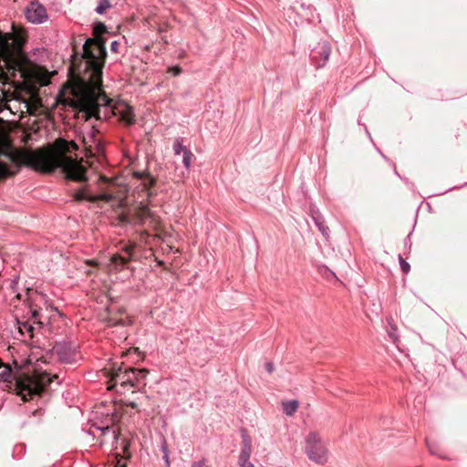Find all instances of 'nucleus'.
<instances>
[{"mask_svg": "<svg viewBox=\"0 0 467 467\" xmlns=\"http://www.w3.org/2000/svg\"><path fill=\"white\" fill-rule=\"evenodd\" d=\"M106 40L102 37L88 38L83 45V57L86 61L87 80L97 89L102 83V69L107 55ZM77 112L78 119L88 121L108 119L115 115V102L101 90H91L83 99L67 103Z\"/></svg>", "mask_w": 467, "mask_h": 467, "instance_id": "f257e3e1", "label": "nucleus"}, {"mask_svg": "<svg viewBox=\"0 0 467 467\" xmlns=\"http://www.w3.org/2000/svg\"><path fill=\"white\" fill-rule=\"evenodd\" d=\"M168 72L172 76L176 77L182 73V68L179 66L170 67Z\"/></svg>", "mask_w": 467, "mask_h": 467, "instance_id": "bb28decb", "label": "nucleus"}, {"mask_svg": "<svg viewBox=\"0 0 467 467\" xmlns=\"http://www.w3.org/2000/svg\"><path fill=\"white\" fill-rule=\"evenodd\" d=\"M94 32L98 35L106 33L107 32L106 26L101 22L97 23L94 26Z\"/></svg>", "mask_w": 467, "mask_h": 467, "instance_id": "393cba45", "label": "nucleus"}, {"mask_svg": "<svg viewBox=\"0 0 467 467\" xmlns=\"http://www.w3.org/2000/svg\"><path fill=\"white\" fill-rule=\"evenodd\" d=\"M182 155V163L186 170H190L192 159L194 158L193 153L191 151V150H185Z\"/></svg>", "mask_w": 467, "mask_h": 467, "instance_id": "f3484780", "label": "nucleus"}, {"mask_svg": "<svg viewBox=\"0 0 467 467\" xmlns=\"http://www.w3.org/2000/svg\"><path fill=\"white\" fill-rule=\"evenodd\" d=\"M27 413L29 415H32L33 417H36V420L39 421L41 420V417L43 416L44 414V410L41 407L34 410H27Z\"/></svg>", "mask_w": 467, "mask_h": 467, "instance_id": "5701e85b", "label": "nucleus"}, {"mask_svg": "<svg viewBox=\"0 0 467 467\" xmlns=\"http://www.w3.org/2000/svg\"><path fill=\"white\" fill-rule=\"evenodd\" d=\"M108 370V378L109 379V387L111 390L118 393H124L126 389L131 388L140 389L144 386L145 378L148 374L147 369L131 368L123 364L117 366L113 364Z\"/></svg>", "mask_w": 467, "mask_h": 467, "instance_id": "39448f33", "label": "nucleus"}, {"mask_svg": "<svg viewBox=\"0 0 467 467\" xmlns=\"http://www.w3.org/2000/svg\"><path fill=\"white\" fill-rule=\"evenodd\" d=\"M161 451L163 453V455L169 454L168 443L163 436L161 439Z\"/></svg>", "mask_w": 467, "mask_h": 467, "instance_id": "a878e982", "label": "nucleus"}, {"mask_svg": "<svg viewBox=\"0 0 467 467\" xmlns=\"http://www.w3.org/2000/svg\"><path fill=\"white\" fill-rule=\"evenodd\" d=\"M410 234H409V235L407 236L406 240L410 241Z\"/></svg>", "mask_w": 467, "mask_h": 467, "instance_id": "37998d69", "label": "nucleus"}, {"mask_svg": "<svg viewBox=\"0 0 467 467\" xmlns=\"http://www.w3.org/2000/svg\"><path fill=\"white\" fill-rule=\"evenodd\" d=\"M78 145L75 142L67 143V147L65 148V150L70 151L71 150H78Z\"/></svg>", "mask_w": 467, "mask_h": 467, "instance_id": "7c9ffc66", "label": "nucleus"}, {"mask_svg": "<svg viewBox=\"0 0 467 467\" xmlns=\"http://www.w3.org/2000/svg\"><path fill=\"white\" fill-rule=\"evenodd\" d=\"M320 272L326 275L327 278L336 277L334 272L330 271L327 266L320 268Z\"/></svg>", "mask_w": 467, "mask_h": 467, "instance_id": "cd10ccee", "label": "nucleus"}, {"mask_svg": "<svg viewBox=\"0 0 467 467\" xmlns=\"http://www.w3.org/2000/svg\"><path fill=\"white\" fill-rule=\"evenodd\" d=\"M388 322H389V328H388V335L390 337V339L392 340V342L399 348V346H398L399 336H398L397 327L395 325L391 324L389 320Z\"/></svg>", "mask_w": 467, "mask_h": 467, "instance_id": "a211bd4d", "label": "nucleus"}, {"mask_svg": "<svg viewBox=\"0 0 467 467\" xmlns=\"http://www.w3.org/2000/svg\"><path fill=\"white\" fill-rule=\"evenodd\" d=\"M163 460L165 461L166 466L170 467L171 462H170V456L169 454L163 455Z\"/></svg>", "mask_w": 467, "mask_h": 467, "instance_id": "c9c22d12", "label": "nucleus"}, {"mask_svg": "<svg viewBox=\"0 0 467 467\" xmlns=\"http://www.w3.org/2000/svg\"><path fill=\"white\" fill-rule=\"evenodd\" d=\"M331 54V46L327 41L319 42L311 51L310 57L316 67H323Z\"/></svg>", "mask_w": 467, "mask_h": 467, "instance_id": "1a4fd4ad", "label": "nucleus"}, {"mask_svg": "<svg viewBox=\"0 0 467 467\" xmlns=\"http://www.w3.org/2000/svg\"><path fill=\"white\" fill-rule=\"evenodd\" d=\"M10 175V170L6 163L0 161V180L5 179Z\"/></svg>", "mask_w": 467, "mask_h": 467, "instance_id": "4be33fe9", "label": "nucleus"}, {"mask_svg": "<svg viewBox=\"0 0 467 467\" xmlns=\"http://www.w3.org/2000/svg\"><path fill=\"white\" fill-rule=\"evenodd\" d=\"M128 405L130 407H131L132 409H137L138 408V404L135 401H130V402H129Z\"/></svg>", "mask_w": 467, "mask_h": 467, "instance_id": "e433bc0d", "label": "nucleus"}, {"mask_svg": "<svg viewBox=\"0 0 467 467\" xmlns=\"http://www.w3.org/2000/svg\"><path fill=\"white\" fill-rule=\"evenodd\" d=\"M57 379V375L47 372H43L35 378L28 376L14 378L11 368L0 359V381L5 383V387L20 396L24 401L32 400L35 396L40 397L54 379Z\"/></svg>", "mask_w": 467, "mask_h": 467, "instance_id": "f03ea898", "label": "nucleus"}, {"mask_svg": "<svg viewBox=\"0 0 467 467\" xmlns=\"http://www.w3.org/2000/svg\"><path fill=\"white\" fill-rule=\"evenodd\" d=\"M119 45V42H118V41H116V40L112 41V42L110 43V49H111V51H113V52H117V51H118Z\"/></svg>", "mask_w": 467, "mask_h": 467, "instance_id": "473e14b6", "label": "nucleus"}, {"mask_svg": "<svg viewBox=\"0 0 467 467\" xmlns=\"http://www.w3.org/2000/svg\"><path fill=\"white\" fill-rule=\"evenodd\" d=\"M265 369L268 373H272L274 371V364L272 362H267L265 364Z\"/></svg>", "mask_w": 467, "mask_h": 467, "instance_id": "72a5a7b5", "label": "nucleus"}, {"mask_svg": "<svg viewBox=\"0 0 467 467\" xmlns=\"http://www.w3.org/2000/svg\"><path fill=\"white\" fill-rule=\"evenodd\" d=\"M26 17L31 23L42 24L47 18V10L37 3H31L26 10Z\"/></svg>", "mask_w": 467, "mask_h": 467, "instance_id": "9b49d317", "label": "nucleus"}, {"mask_svg": "<svg viewBox=\"0 0 467 467\" xmlns=\"http://www.w3.org/2000/svg\"><path fill=\"white\" fill-rule=\"evenodd\" d=\"M11 34L0 31V74L5 75V67L13 74L19 72L26 78L31 72L33 63L21 49L12 53Z\"/></svg>", "mask_w": 467, "mask_h": 467, "instance_id": "20e7f679", "label": "nucleus"}, {"mask_svg": "<svg viewBox=\"0 0 467 467\" xmlns=\"http://www.w3.org/2000/svg\"><path fill=\"white\" fill-rule=\"evenodd\" d=\"M97 132H99V130L95 129V126H94V125H92V129H91V130H90V131H89V133H88V134H89V136H90V138H91V139H94V137H95V135H96V133H97Z\"/></svg>", "mask_w": 467, "mask_h": 467, "instance_id": "f704fd0d", "label": "nucleus"}, {"mask_svg": "<svg viewBox=\"0 0 467 467\" xmlns=\"http://www.w3.org/2000/svg\"><path fill=\"white\" fill-rule=\"evenodd\" d=\"M301 6H302V8H306V5L305 4H302Z\"/></svg>", "mask_w": 467, "mask_h": 467, "instance_id": "79ce46f5", "label": "nucleus"}, {"mask_svg": "<svg viewBox=\"0 0 467 467\" xmlns=\"http://www.w3.org/2000/svg\"><path fill=\"white\" fill-rule=\"evenodd\" d=\"M312 218L315 222V224L319 229L321 234L324 236H328L329 234V228L325 225L324 218L321 216V214L318 212H316L314 210L311 211Z\"/></svg>", "mask_w": 467, "mask_h": 467, "instance_id": "4468645a", "label": "nucleus"}, {"mask_svg": "<svg viewBox=\"0 0 467 467\" xmlns=\"http://www.w3.org/2000/svg\"><path fill=\"white\" fill-rule=\"evenodd\" d=\"M78 346L72 341L62 340L56 342L53 351L57 356L58 360L63 364H76L79 359L78 352Z\"/></svg>", "mask_w": 467, "mask_h": 467, "instance_id": "0eeeda50", "label": "nucleus"}, {"mask_svg": "<svg viewBox=\"0 0 467 467\" xmlns=\"http://www.w3.org/2000/svg\"><path fill=\"white\" fill-rule=\"evenodd\" d=\"M400 269L404 274L409 273L410 269V265L408 262H406L400 255L399 256Z\"/></svg>", "mask_w": 467, "mask_h": 467, "instance_id": "b1692460", "label": "nucleus"}, {"mask_svg": "<svg viewBox=\"0 0 467 467\" xmlns=\"http://www.w3.org/2000/svg\"><path fill=\"white\" fill-rule=\"evenodd\" d=\"M94 142L97 144V148H98L99 151H102L103 146L101 145V143L97 142L95 140H94Z\"/></svg>", "mask_w": 467, "mask_h": 467, "instance_id": "4c0bfd02", "label": "nucleus"}, {"mask_svg": "<svg viewBox=\"0 0 467 467\" xmlns=\"http://www.w3.org/2000/svg\"><path fill=\"white\" fill-rule=\"evenodd\" d=\"M37 169L45 172H53L57 168L61 169L67 180L82 182L88 180L86 166L77 159L58 153L55 156L44 154L36 160Z\"/></svg>", "mask_w": 467, "mask_h": 467, "instance_id": "7ed1b4c3", "label": "nucleus"}, {"mask_svg": "<svg viewBox=\"0 0 467 467\" xmlns=\"http://www.w3.org/2000/svg\"><path fill=\"white\" fill-rule=\"evenodd\" d=\"M109 7H110V3L109 0H99V5L95 8V11L97 14L102 15Z\"/></svg>", "mask_w": 467, "mask_h": 467, "instance_id": "412c9836", "label": "nucleus"}, {"mask_svg": "<svg viewBox=\"0 0 467 467\" xmlns=\"http://www.w3.org/2000/svg\"><path fill=\"white\" fill-rule=\"evenodd\" d=\"M426 442H427V446L429 448V451L431 454H438V449L436 448L435 445H431V442L429 441V440H426Z\"/></svg>", "mask_w": 467, "mask_h": 467, "instance_id": "c756f323", "label": "nucleus"}, {"mask_svg": "<svg viewBox=\"0 0 467 467\" xmlns=\"http://www.w3.org/2000/svg\"><path fill=\"white\" fill-rule=\"evenodd\" d=\"M95 198H96V200L99 199V200H103L106 202H109L112 199V195L109 194V193H102L99 197H95Z\"/></svg>", "mask_w": 467, "mask_h": 467, "instance_id": "c85d7f7f", "label": "nucleus"}, {"mask_svg": "<svg viewBox=\"0 0 467 467\" xmlns=\"http://www.w3.org/2000/svg\"><path fill=\"white\" fill-rule=\"evenodd\" d=\"M191 467H207L203 460L193 462Z\"/></svg>", "mask_w": 467, "mask_h": 467, "instance_id": "2f4dec72", "label": "nucleus"}, {"mask_svg": "<svg viewBox=\"0 0 467 467\" xmlns=\"http://www.w3.org/2000/svg\"><path fill=\"white\" fill-rule=\"evenodd\" d=\"M243 438V448L239 455V465L240 467H254L250 462L252 453V441L251 438L244 431L242 434Z\"/></svg>", "mask_w": 467, "mask_h": 467, "instance_id": "f8f14e48", "label": "nucleus"}, {"mask_svg": "<svg viewBox=\"0 0 467 467\" xmlns=\"http://www.w3.org/2000/svg\"><path fill=\"white\" fill-rule=\"evenodd\" d=\"M30 313L31 317L29 320L23 322L17 321V324L21 333L26 331L32 337V333L35 329L34 325L36 324L38 325L39 327H43L47 323L49 317L44 315L41 308H35L32 306H30Z\"/></svg>", "mask_w": 467, "mask_h": 467, "instance_id": "6e6552de", "label": "nucleus"}, {"mask_svg": "<svg viewBox=\"0 0 467 467\" xmlns=\"http://www.w3.org/2000/svg\"><path fill=\"white\" fill-rule=\"evenodd\" d=\"M306 453L316 463L323 464L327 461V450L317 432H310L306 438Z\"/></svg>", "mask_w": 467, "mask_h": 467, "instance_id": "423d86ee", "label": "nucleus"}, {"mask_svg": "<svg viewBox=\"0 0 467 467\" xmlns=\"http://www.w3.org/2000/svg\"><path fill=\"white\" fill-rule=\"evenodd\" d=\"M298 401L296 400H290L282 402L283 412L287 416H293L298 409Z\"/></svg>", "mask_w": 467, "mask_h": 467, "instance_id": "2eb2a0df", "label": "nucleus"}, {"mask_svg": "<svg viewBox=\"0 0 467 467\" xmlns=\"http://www.w3.org/2000/svg\"><path fill=\"white\" fill-rule=\"evenodd\" d=\"M185 150H189L186 146L182 144V139H176L174 145H173V150L175 155H181L184 152Z\"/></svg>", "mask_w": 467, "mask_h": 467, "instance_id": "aec40b11", "label": "nucleus"}, {"mask_svg": "<svg viewBox=\"0 0 467 467\" xmlns=\"http://www.w3.org/2000/svg\"><path fill=\"white\" fill-rule=\"evenodd\" d=\"M103 431H109V427H106L105 429L102 430Z\"/></svg>", "mask_w": 467, "mask_h": 467, "instance_id": "a19ab883", "label": "nucleus"}, {"mask_svg": "<svg viewBox=\"0 0 467 467\" xmlns=\"http://www.w3.org/2000/svg\"><path fill=\"white\" fill-rule=\"evenodd\" d=\"M127 125H132L135 122V116L132 107L124 100L115 102V115Z\"/></svg>", "mask_w": 467, "mask_h": 467, "instance_id": "9d476101", "label": "nucleus"}, {"mask_svg": "<svg viewBox=\"0 0 467 467\" xmlns=\"http://www.w3.org/2000/svg\"><path fill=\"white\" fill-rule=\"evenodd\" d=\"M74 199L78 202H80V201L95 202L96 201L95 196L87 192L85 188L78 189L74 193Z\"/></svg>", "mask_w": 467, "mask_h": 467, "instance_id": "dca6fc26", "label": "nucleus"}, {"mask_svg": "<svg viewBox=\"0 0 467 467\" xmlns=\"http://www.w3.org/2000/svg\"><path fill=\"white\" fill-rule=\"evenodd\" d=\"M134 176L142 181L143 190L148 192V196H151L153 192H150V188L155 184V179L150 174L140 171L135 172Z\"/></svg>", "mask_w": 467, "mask_h": 467, "instance_id": "ddd939ff", "label": "nucleus"}, {"mask_svg": "<svg viewBox=\"0 0 467 467\" xmlns=\"http://www.w3.org/2000/svg\"><path fill=\"white\" fill-rule=\"evenodd\" d=\"M121 221H122V222H127V219H126V216H125V215H122V216H121Z\"/></svg>", "mask_w": 467, "mask_h": 467, "instance_id": "58836bf2", "label": "nucleus"}, {"mask_svg": "<svg viewBox=\"0 0 467 467\" xmlns=\"http://www.w3.org/2000/svg\"><path fill=\"white\" fill-rule=\"evenodd\" d=\"M365 130H366V133L368 134V136L371 139V136L366 127H365Z\"/></svg>", "mask_w": 467, "mask_h": 467, "instance_id": "ea45409f", "label": "nucleus"}, {"mask_svg": "<svg viewBox=\"0 0 467 467\" xmlns=\"http://www.w3.org/2000/svg\"><path fill=\"white\" fill-rule=\"evenodd\" d=\"M111 263L116 269L122 268L127 263V259L121 255L115 254L111 257Z\"/></svg>", "mask_w": 467, "mask_h": 467, "instance_id": "6ab92c4d", "label": "nucleus"}]
</instances>
